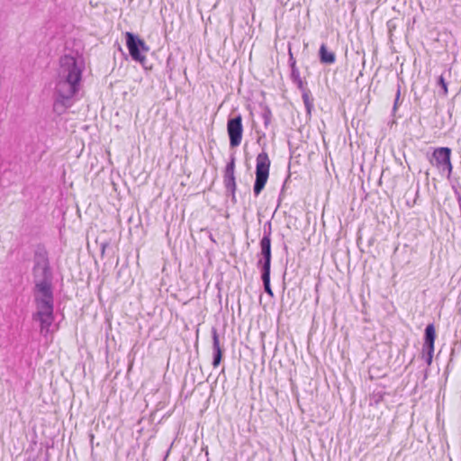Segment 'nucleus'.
Wrapping results in <instances>:
<instances>
[{
  "label": "nucleus",
  "instance_id": "nucleus-1",
  "mask_svg": "<svg viewBox=\"0 0 461 461\" xmlns=\"http://www.w3.org/2000/svg\"><path fill=\"white\" fill-rule=\"evenodd\" d=\"M84 63L71 55H64L59 59L54 89L53 110L62 114L73 104V97L79 89Z\"/></svg>",
  "mask_w": 461,
  "mask_h": 461
},
{
  "label": "nucleus",
  "instance_id": "nucleus-2",
  "mask_svg": "<svg viewBox=\"0 0 461 461\" xmlns=\"http://www.w3.org/2000/svg\"><path fill=\"white\" fill-rule=\"evenodd\" d=\"M33 299L36 312L32 314V320L40 323L41 333L43 336H47L54 321L53 290L43 292L33 291Z\"/></svg>",
  "mask_w": 461,
  "mask_h": 461
},
{
  "label": "nucleus",
  "instance_id": "nucleus-3",
  "mask_svg": "<svg viewBox=\"0 0 461 461\" xmlns=\"http://www.w3.org/2000/svg\"><path fill=\"white\" fill-rule=\"evenodd\" d=\"M34 266L32 268V276L34 288L33 291L43 292L53 290L52 288V272L50 267L48 253L43 249H39L34 254Z\"/></svg>",
  "mask_w": 461,
  "mask_h": 461
},
{
  "label": "nucleus",
  "instance_id": "nucleus-4",
  "mask_svg": "<svg viewBox=\"0 0 461 461\" xmlns=\"http://www.w3.org/2000/svg\"><path fill=\"white\" fill-rule=\"evenodd\" d=\"M256 179L253 186L255 196H258L264 189L269 176L270 159L266 151L257 156Z\"/></svg>",
  "mask_w": 461,
  "mask_h": 461
},
{
  "label": "nucleus",
  "instance_id": "nucleus-5",
  "mask_svg": "<svg viewBox=\"0 0 461 461\" xmlns=\"http://www.w3.org/2000/svg\"><path fill=\"white\" fill-rule=\"evenodd\" d=\"M125 39L126 45L131 59L134 61L140 63L143 66V68H146L145 54L149 52V47L145 43L143 40H141L138 35H135L132 32H126Z\"/></svg>",
  "mask_w": 461,
  "mask_h": 461
},
{
  "label": "nucleus",
  "instance_id": "nucleus-6",
  "mask_svg": "<svg viewBox=\"0 0 461 461\" xmlns=\"http://www.w3.org/2000/svg\"><path fill=\"white\" fill-rule=\"evenodd\" d=\"M431 165L437 167L441 174L447 173V177L451 175L453 167L451 163V149L447 147L437 148L429 158Z\"/></svg>",
  "mask_w": 461,
  "mask_h": 461
},
{
  "label": "nucleus",
  "instance_id": "nucleus-7",
  "mask_svg": "<svg viewBox=\"0 0 461 461\" xmlns=\"http://www.w3.org/2000/svg\"><path fill=\"white\" fill-rule=\"evenodd\" d=\"M227 131L230 147H238L241 142L243 133L242 117L240 114L229 118Z\"/></svg>",
  "mask_w": 461,
  "mask_h": 461
},
{
  "label": "nucleus",
  "instance_id": "nucleus-8",
  "mask_svg": "<svg viewBox=\"0 0 461 461\" xmlns=\"http://www.w3.org/2000/svg\"><path fill=\"white\" fill-rule=\"evenodd\" d=\"M260 252L258 255V260L257 263L258 267L261 270L271 269V240H261L259 242Z\"/></svg>",
  "mask_w": 461,
  "mask_h": 461
},
{
  "label": "nucleus",
  "instance_id": "nucleus-9",
  "mask_svg": "<svg viewBox=\"0 0 461 461\" xmlns=\"http://www.w3.org/2000/svg\"><path fill=\"white\" fill-rule=\"evenodd\" d=\"M223 183L226 191L236 190V178H235V158L232 157L226 165L223 176Z\"/></svg>",
  "mask_w": 461,
  "mask_h": 461
},
{
  "label": "nucleus",
  "instance_id": "nucleus-10",
  "mask_svg": "<svg viewBox=\"0 0 461 461\" xmlns=\"http://www.w3.org/2000/svg\"><path fill=\"white\" fill-rule=\"evenodd\" d=\"M212 365L214 368H216L221 361L223 349L221 347L219 336L217 333V330L212 328Z\"/></svg>",
  "mask_w": 461,
  "mask_h": 461
},
{
  "label": "nucleus",
  "instance_id": "nucleus-11",
  "mask_svg": "<svg viewBox=\"0 0 461 461\" xmlns=\"http://www.w3.org/2000/svg\"><path fill=\"white\" fill-rule=\"evenodd\" d=\"M319 59L321 63L331 65L336 61V55L333 51L328 50L326 44L322 43L319 50Z\"/></svg>",
  "mask_w": 461,
  "mask_h": 461
},
{
  "label": "nucleus",
  "instance_id": "nucleus-12",
  "mask_svg": "<svg viewBox=\"0 0 461 461\" xmlns=\"http://www.w3.org/2000/svg\"><path fill=\"white\" fill-rule=\"evenodd\" d=\"M436 339V331L433 324H429L425 328L424 332V343L422 348H429V350H434V342Z\"/></svg>",
  "mask_w": 461,
  "mask_h": 461
},
{
  "label": "nucleus",
  "instance_id": "nucleus-13",
  "mask_svg": "<svg viewBox=\"0 0 461 461\" xmlns=\"http://www.w3.org/2000/svg\"><path fill=\"white\" fill-rule=\"evenodd\" d=\"M302 92V97L308 114H311L313 108L312 99L311 98V91L307 87L299 89Z\"/></svg>",
  "mask_w": 461,
  "mask_h": 461
},
{
  "label": "nucleus",
  "instance_id": "nucleus-14",
  "mask_svg": "<svg viewBox=\"0 0 461 461\" xmlns=\"http://www.w3.org/2000/svg\"><path fill=\"white\" fill-rule=\"evenodd\" d=\"M261 279L264 285L265 292L270 295L274 296L271 285H270V270H261Z\"/></svg>",
  "mask_w": 461,
  "mask_h": 461
},
{
  "label": "nucleus",
  "instance_id": "nucleus-15",
  "mask_svg": "<svg viewBox=\"0 0 461 461\" xmlns=\"http://www.w3.org/2000/svg\"><path fill=\"white\" fill-rule=\"evenodd\" d=\"M386 393L383 389L375 390L370 395V405H377L383 400Z\"/></svg>",
  "mask_w": 461,
  "mask_h": 461
},
{
  "label": "nucleus",
  "instance_id": "nucleus-16",
  "mask_svg": "<svg viewBox=\"0 0 461 461\" xmlns=\"http://www.w3.org/2000/svg\"><path fill=\"white\" fill-rule=\"evenodd\" d=\"M291 79L294 84H295L298 89H303L305 86V83L300 77V72L298 68H294L291 70Z\"/></svg>",
  "mask_w": 461,
  "mask_h": 461
},
{
  "label": "nucleus",
  "instance_id": "nucleus-17",
  "mask_svg": "<svg viewBox=\"0 0 461 461\" xmlns=\"http://www.w3.org/2000/svg\"><path fill=\"white\" fill-rule=\"evenodd\" d=\"M261 116L264 120L265 126L267 127L269 125V123L271 122V118H272L271 110L267 106H264L262 108Z\"/></svg>",
  "mask_w": 461,
  "mask_h": 461
},
{
  "label": "nucleus",
  "instance_id": "nucleus-18",
  "mask_svg": "<svg viewBox=\"0 0 461 461\" xmlns=\"http://www.w3.org/2000/svg\"><path fill=\"white\" fill-rule=\"evenodd\" d=\"M434 350H429V348H422V357L428 366H430L432 363Z\"/></svg>",
  "mask_w": 461,
  "mask_h": 461
},
{
  "label": "nucleus",
  "instance_id": "nucleus-19",
  "mask_svg": "<svg viewBox=\"0 0 461 461\" xmlns=\"http://www.w3.org/2000/svg\"><path fill=\"white\" fill-rule=\"evenodd\" d=\"M264 234L261 240H271V234H272V228H271V222L267 221L264 224Z\"/></svg>",
  "mask_w": 461,
  "mask_h": 461
},
{
  "label": "nucleus",
  "instance_id": "nucleus-20",
  "mask_svg": "<svg viewBox=\"0 0 461 461\" xmlns=\"http://www.w3.org/2000/svg\"><path fill=\"white\" fill-rule=\"evenodd\" d=\"M438 86H439L442 89V95H447V84L443 77V75L439 76L437 82Z\"/></svg>",
  "mask_w": 461,
  "mask_h": 461
},
{
  "label": "nucleus",
  "instance_id": "nucleus-21",
  "mask_svg": "<svg viewBox=\"0 0 461 461\" xmlns=\"http://www.w3.org/2000/svg\"><path fill=\"white\" fill-rule=\"evenodd\" d=\"M289 65H290L291 69L294 68H297L296 67V60L294 58V55H293V53L291 51V49H289Z\"/></svg>",
  "mask_w": 461,
  "mask_h": 461
},
{
  "label": "nucleus",
  "instance_id": "nucleus-22",
  "mask_svg": "<svg viewBox=\"0 0 461 461\" xmlns=\"http://www.w3.org/2000/svg\"><path fill=\"white\" fill-rule=\"evenodd\" d=\"M399 98H400V86H398V89H397L393 109H396V106L398 105V103H399Z\"/></svg>",
  "mask_w": 461,
  "mask_h": 461
},
{
  "label": "nucleus",
  "instance_id": "nucleus-23",
  "mask_svg": "<svg viewBox=\"0 0 461 461\" xmlns=\"http://www.w3.org/2000/svg\"><path fill=\"white\" fill-rule=\"evenodd\" d=\"M235 192L236 190H233V191H226V193L231 196V201L233 203H236V195H235Z\"/></svg>",
  "mask_w": 461,
  "mask_h": 461
}]
</instances>
